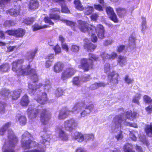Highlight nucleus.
Segmentation results:
<instances>
[{
	"mask_svg": "<svg viewBox=\"0 0 152 152\" xmlns=\"http://www.w3.org/2000/svg\"><path fill=\"white\" fill-rule=\"evenodd\" d=\"M24 60L22 59H18L12 62V70L17 72L18 75L20 76L29 75L32 74V77L33 83H35L39 81L38 76L35 69L31 68V65L28 64L25 67H24L22 64Z\"/></svg>",
	"mask_w": 152,
	"mask_h": 152,
	"instance_id": "f257e3e1",
	"label": "nucleus"
},
{
	"mask_svg": "<svg viewBox=\"0 0 152 152\" xmlns=\"http://www.w3.org/2000/svg\"><path fill=\"white\" fill-rule=\"evenodd\" d=\"M50 12L49 15V17L45 16L44 18V21L45 23H48L50 25L53 26L54 23L51 20V19L54 21L61 20L65 23L66 25L71 27L73 31H76L78 28L80 30L79 26V21L82 20H78V25L77 26L76 23L75 22L65 19L62 20L61 19V17L59 15L61 12L59 8L57 7L53 8L50 9Z\"/></svg>",
	"mask_w": 152,
	"mask_h": 152,
	"instance_id": "f03ea898",
	"label": "nucleus"
},
{
	"mask_svg": "<svg viewBox=\"0 0 152 152\" xmlns=\"http://www.w3.org/2000/svg\"><path fill=\"white\" fill-rule=\"evenodd\" d=\"M79 26L80 31L89 34L96 32L99 38L100 39L104 37V29L103 26L100 24H98L96 27L92 24H89L87 21L80 20Z\"/></svg>",
	"mask_w": 152,
	"mask_h": 152,
	"instance_id": "7ed1b4c3",
	"label": "nucleus"
},
{
	"mask_svg": "<svg viewBox=\"0 0 152 152\" xmlns=\"http://www.w3.org/2000/svg\"><path fill=\"white\" fill-rule=\"evenodd\" d=\"M28 114V117L31 119L37 118L39 113L40 120L42 124L46 125L49 122L51 117V114L46 109H42L41 111L38 109H33L29 107L27 110Z\"/></svg>",
	"mask_w": 152,
	"mask_h": 152,
	"instance_id": "20e7f679",
	"label": "nucleus"
},
{
	"mask_svg": "<svg viewBox=\"0 0 152 152\" xmlns=\"http://www.w3.org/2000/svg\"><path fill=\"white\" fill-rule=\"evenodd\" d=\"M98 59V57L96 55L90 53L88 58H83L80 59L78 68L83 69L85 72H87L93 68V61H97Z\"/></svg>",
	"mask_w": 152,
	"mask_h": 152,
	"instance_id": "39448f33",
	"label": "nucleus"
},
{
	"mask_svg": "<svg viewBox=\"0 0 152 152\" xmlns=\"http://www.w3.org/2000/svg\"><path fill=\"white\" fill-rule=\"evenodd\" d=\"M8 141L5 142L3 148H4L3 152H15L14 148L17 143L18 139L14 134L8 136Z\"/></svg>",
	"mask_w": 152,
	"mask_h": 152,
	"instance_id": "423d86ee",
	"label": "nucleus"
},
{
	"mask_svg": "<svg viewBox=\"0 0 152 152\" xmlns=\"http://www.w3.org/2000/svg\"><path fill=\"white\" fill-rule=\"evenodd\" d=\"M29 134L28 132L24 133L22 135L21 144L25 149L34 147L35 142L28 138Z\"/></svg>",
	"mask_w": 152,
	"mask_h": 152,
	"instance_id": "0eeeda50",
	"label": "nucleus"
},
{
	"mask_svg": "<svg viewBox=\"0 0 152 152\" xmlns=\"http://www.w3.org/2000/svg\"><path fill=\"white\" fill-rule=\"evenodd\" d=\"M64 129L65 131H71L75 127L77 126V123L75 120L73 118L67 120L65 121Z\"/></svg>",
	"mask_w": 152,
	"mask_h": 152,
	"instance_id": "6e6552de",
	"label": "nucleus"
},
{
	"mask_svg": "<svg viewBox=\"0 0 152 152\" xmlns=\"http://www.w3.org/2000/svg\"><path fill=\"white\" fill-rule=\"evenodd\" d=\"M76 72L75 69L72 67L66 68L65 70L62 72L61 78L63 80H64L71 77Z\"/></svg>",
	"mask_w": 152,
	"mask_h": 152,
	"instance_id": "1a4fd4ad",
	"label": "nucleus"
},
{
	"mask_svg": "<svg viewBox=\"0 0 152 152\" xmlns=\"http://www.w3.org/2000/svg\"><path fill=\"white\" fill-rule=\"evenodd\" d=\"M105 10L107 14L109 16V18L111 20L115 23L118 22V20L117 17L112 7L110 6L106 7Z\"/></svg>",
	"mask_w": 152,
	"mask_h": 152,
	"instance_id": "9d476101",
	"label": "nucleus"
},
{
	"mask_svg": "<svg viewBox=\"0 0 152 152\" xmlns=\"http://www.w3.org/2000/svg\"><path fill=\"white\" fill-rule=\"evenodd\" d=\"M22 91L20 89H17L10 91V97L12 101H15L20 96Z\"/></svg>",
	"mask_w": 152,
	"mask_h": 152,
	"instance_id": "9b49d317",
	"label": "nucleus"
},
{
	"mask_svg": "<svg viewBox=\"0 0 152 152\" xmlns=\"http://www.w3.org/2000/svg\"><path fill=\"white\" fill-rule=\"evenodd\" d=\"M109 76L111 77L110 82L112 83L114 85H117L118 83L119 75L118 73L113 71L110 74Z\"/></svg>",
	"mask_w": 152,
	"mask_h": 152,
	"instance_id": "f8f14e48",
	"label": "nucleus"
},
{
	"mask_svg": "<svg viewBox=\"0 0 152 152\" xmlns=\"http://www.w3.org/2000/svg\"><path fill=\"white\" fill-rule=\"evenodd\" d=\"M70 112L66 107H65L61 110L58 116L60 119H64L69 116Z\"/></svg>",
	"mask_w": 152,
	"mask_h": 152,
	"instance_id": "ddd939ff",
	"label": "nucleus"
},
{
	"mask_svg": "<svg viewBox=\"0 0 152 152\" xmlns=\"http://www.w3.org/2000/svg\"><path fill=\"white\" fill-rule=\"evenodd\" d=\"M116 12L119 18H123L126 15V9L121 7H118L115 9Z\"/></svg>",
	"mask_w": 152,
	"mask_h": 152,
	"instance_id": "4468645a",
	"label": "nucleus"
},
{
	"mask_svg": "<svg viewBox=\"0 0 152 152\" xmlns=\"http://www.w3.org/2000/svg\"><path fill=\"white\" fill-rule=\"evenodd\" d=\"M123 116L121 115H118L114 117L113 119V123L116 127H118L121 126V124L123 121Z\"/></svg>",
	"mask_w": 152,
	"mask_h": 152,
	"instance_id": "2eb2a0df",
	"label": "nucleus"
},
{
	"mask_svg": "<svg viewBox=\"0 0 152 152\" xmlns=\"http://www.w3.org/2000/svg\"><path fill=\"white\" fill-rule=\"evenodd\" d=\"M94 105L91 104L88 106H86L85 108V110H83L81 113V116L82 117H85L90 113L91 111L94 108Z\"/></svg>",
	"mask_w": 152,
	"mask_h": 152,
	"instance_id": "dca6fc26",
	"label": "nucleus"
},
{
	"mask_svg": "<svg viewBox=\"0 0 152 152\" xmlns=\"http://www.w3.org/2000/svg\"><path fill=\"white\" fill-rule=\"evenodd\" d=\"M36 101L41 104L46 103L48 101L46 94L45 92L42 93L41 96L37 98Z\"/></svg>",
	"mask_w": 152,
	"mask_h": 152,
	"instance_id": "f3484780",
	"label": "nucleus"
},
{
	"mask_svg": "<svg viewBox=\"0 0 152 152\" xmlns=\"http://www.w3.org/2000/svg\"><path fill=\"white\" fill-rule=\"evenodd\" d=\"M28 6L29 9L34 10L38 7L39 3L37 0H30Z\"/></svg>",
	"mask_w": 152,
	"mask_h": 152,
	"instance_id": "a211bd4d",
	"label": "nucleus"
},
{
	"mask_svg": "<svg viewBox=\"0 0 152 152\" xmlns=\"http://www.w3.org/2000/svg\"><path fill=\"white\" fill-rule=\"evenodd\" d=\"M137 113L135 111L129 110L125 112V117L127 119L131 121H133L136 117Z\"/></svg>",
	"mask_w": 152,
	"mask_h": 152,
	"instance_id": "6ab92c4d",
	"label": "nucleus"
},
{
	"mask_svg": "<svg viewBox=\"0 0 152 152\" xmlns=\"http://www.w3.org/2000/svg\"><path fill=\"white\" fill-rule=\"evenodd\" d=\"M43 84L41 83H39L37 84L34 85V86L32 84L29 83L28 85V89L32 92L35 91L38 89L41 88L43 86Z\"/></svg>",
	"mask_w": 152,
	"mask_h": 152,
	"instance_id": "aec40b11",
	"label": "nucleus"
},
{
	"mask_svg": "<svg viewBox=\"0 0 152 152\" xmlns=\"http://www.w3.org/2000/svg\"><path fill=\"white\" fill-rule=\"evenodd\" d=\"M29 102L28 97L26 94L23 95L20 99V104L23 107H26Z\"/></svg>",
	"mask_w": 152,
	"mask_h": 152,
	"instance_id": "412c9836",
	"label": "nucleus"
},
{
	"mask_svg": "<svg viewBox=\"0 0 152 152\" xmlns=\"http://www.w3.org/2000/svg\"><path fill=\"white\" fill-rule=\"evenodd\" d=\"M64 65L61 62L58 61L56 62L54 65L53 69L56 73H59L64 68Z\"/></svg>",
	"mask_w": 152,
	"mask_h": 152,
	"instance_id": "4be33fe9",
	"label": "nucleus"
},
{
	"mask_svg": "<svg viewBox=\"0 0 152 152\" xmlns=\"http://www.w3.org/2000/svg\"><path fill=\"white\" fill-rule=\"evenodd\" d=\"M96 46V45L93 44L91 42H85L83 45L84 48L86 49L88 51H94Z\"/></svg>",
	"mask_w": 152,
	"mask_h": 152,
	"instance_id": "5701e85b",
	"label": "nucleus"
},
{
	"mask_svg": "<svg viewBox=\"0 0 152 152\" xmlns=\"http://www.w3.org/2000/svg\"><path fill=\"white\" fill-rule=\"evenodd\" d=\"M144 131L148 136L152 137V122L145 126Z\"/></svg>",
	"mask_w": 152,
	"mask_h": 152,
	"instance_id": "b1692460",
	"label": "nucleus"
},
{
	"mask_svg": "<svg viewBox=\"0 0 152 152\" xmlns=\"http://www.w3.org/2000/svg\"><path fill=\"white\" fill-rule=\"evenodd\" d=\"M11 123L10 122H7L4 124L0 128V135H3L6 132L7 129L11 126Z\"/></svg>",
	"mask_w": 152,
	"mask_h": 152,
	"instance_id": "393cba45",
	"label": "nucleus"
},
{
	"mask_svg": "<svg viewBox=\"0 0 152 152\" xmlns=\"http://www.w3.org/2000/svg\"><path fill=\"white\" fill-rule=\"evenodd\" d=\"M26 33V30L22 28L15 29V36L17 38H22Z\"/></svg>",
	"mask_w": 152,
	"mask_h": 152,
	"instance_id": "a878e982",
	"label": "nucleus"
},
{
	"mask_svg": "<svg viewBox=\"0 0 152 152\" xmlns=\"http://www.w3.org/2000/svg\"><path fill=\"white\" fill-rule=\"evenodd\" d=\"M20 10L12 8L6 11L7 14H9L10 15L13 16H16L19 14Z\"/></svg>",
	"mask_w": 152,
	"mask_h": 152,
	"instance_id": "bb28decb",
	"label": "nucleus"
},
{
	"mask_svg": "<svg viewBox=\"0 0 152 152\" xmlns=\"http://www.w3.org/2000/svg\"><path fill=\"white\" fill-rule=\"evenodd\" d=\"M117 56V53L114 52H112L111 54L104 53L102 54V56L104 59H114Z\"/></svg>",
	"mask_w": 152,
	"mask_h": 152,
	"instance_id": "cd10ccee",
	"label": "nucleus"
},
{
	"mask_svg": "<svg viewBox=\"0 0 152 152\" xmlns=\"http://www.w3.org/2000/svg\"><path fill=\"white\" fill-rule=\"evenodd\" d=\"M50 26L47 25H44L43 26L39 25L38 23H35L32 26V30L34 31H36L38 30L44 28H49Z\"/></svg>",
	"mask_w": 152,
	"mask_h": 152,
	"instance_id": "c85d7f7f",
	"label": "nucleus"
},
{
	"mask_svg": "<svg viewBox=\"0 0 152 152\" xmlns=\"http://www.w3.org/2000/svg\"><path fill=\"white\" fill-rule=\"evenodd\" d=\"M73 3L75 5V8L77 10L80 11H83L84 9V7L80 0H75Z\"/></svg>",
	"mask_w": 152,
	"mask_h": 152,
	"instance_id": "c756f323",
	"label": "nucleus"
},
{
	"mask_svg": "<svg viewBox=\"0 0 152 152\" xmlns=\"http://www.w3.org/2000/svg\"><path fill=\"white\" fill-rule=\"evenodd\" d=\"M10 91L6 89L2 90L0 92V95L1 97L5 98H8L10 97Z\"/></svg>",
	"mask_w": 152,
	"mask_h": 152,
	"instance_id": "7c9ffc66",
	"label": "nucleus"
},
{
	"mask_svg": "<svg viewBox=\"0 0 152 152\" xmlns=\"http://www.w3.org/2000/svg\"><path fill=\"white\" fill-rule=\"evenodd\" d=\"M9 69V66L7 63H3L0 65V72L1 73L7 72Z\"/></svg>",
	"mask_w": 152,
	"mask_h": 152,
	"instance_id": "2f4dec72",
	"label": "nucleus"
},
{
	"mask_svg": "<svg viewBox=\"0 0 152 152\" xmlns=\"http://www.w3.org/2000/svg\"><path fill=\"white\" fill-rule=\"evenodd\" d=\"M84 9L85 10L84 11V13L86 15H91L94 11V8L91 6H88Z\"/></svg>",
	"mask_w": 152,
	"mask_h": 152,
	"instance_id": "473e14b6",
	"label": "nucleus"
},
{
	"mask_svg": "<svg viewBox=\"0 0 152 152\" xmlns=\"http://www.w3.org/2000/svg\"><path fill=\"white\" fill-rule=\"evenodd\" d=\"M117 61L118 64L122 66L125 64V63L126 62V58L124 56L120 55L118 57Z\"/></svg>",
	"mask_w": 152,
	"mask_h": 152,
	"instance_id": "72a5a7b5",
	"label": "nucleus"
},
{
	"mask_svg": "<svg viewBox=\"0 0 152 152\" xmlns=\"http://www.w3.org/2000/svg\"><path fill=\"white\" fill-rule=\"evenodd\" d=\"M34 20L33 17H27L24 19L23 22L27 25H30L33 23Z\"/></svg>",
	"mask_w": 152,
	"mask_h": 152,
	"instance_id": "f704fd0d",
	"label": "nucleus"
},
{
	"mask_svg": "<svg viewBox=\"0 0 152 152\" xmlns=\"http://www.w3.org/2000/svg\"><path fill=\"white\" fill-rule=\"evenodd\" d=\"M73 138L77 140L78 142H81L84 140V136L83 134L80 132H78L76 135H74Z\"/></svg>",
	"mask_w": 152,
	"mask_h": 152,
	"instance_id": "c9c22d12",
	"label": "nucleus"
},
{
	"mask_svg": "<svg viewBox=\"0 0 152 152\" xmlns=\"http://www.w3.org/2000/svg\"><path fill=\"white\" fill-rule=\"evenodd\" d=\"M7 106L5 102L0 101V114H4L6 111L5 107Z\"/></svg>",
	"mask_w": 152,
	"mask_h": 152,
	"instance_id": "e433bc0d",
	"label": "nucleus"
},
{
	"mask_svg": "<svg viewBox=\"0 0 152 152\" xmlns=\"http://www.w3.org/2000/svg\"><path fill=\"white\" fill-rule=\"evenodd\" d=\"M131 145L128 143L125 145L124 147V151L125 152H135L133 148H131Z\"/></svg>",
	"mask_w": 152,
	"mask_h": 152,
	"instance_id": "4c0bfd02",
	"label": "nucleus"
},
{
	"mask_svg": "<svg viewBox=\"0 0 152 152\" xmlns=\"http://www.w3.org/2000/svg\"><path fill=\"white\" fill-rule=\"evenodd\" d=\"M59 136L61 139L63 140L66 141L68 139L67 135L61 129L60 130Z\"/></svg>",
	"mask_w": 152,
	"mask_h": 152,
	"instance_id": "58836bf2",
	"label": "nucleus"
},
{
	"mask_svg": "<svg viewBox=\"0 0 152 152\" xmlns=\"http://www.w3.org/2000/svg\"><path fill=\"white\" fill-rule=\"evenodd\" d=\"M61 11L62 13H68L70 12V11L66 7L65 4V2L64 4H61Z\"/></svg>",
	"mask_w": 152,
	"mask_h": 152,
	"instance_id": "ea45409f",
	"label": "nucleus"
},
{
	"mask_svg": "<svg viewBox=\"0 0 152 152\" xmlns=\"http://www.w3.org/2000/svg\"><path fill=\"white\" fill-rule=\"evenodd\" d=\"M137 94V95L134 96L132 100V102L139 105V99L141 98V95L138 93Z\"/></svg>",
	"mask_w": 152,
	"mask_h": 152,
	"instance_id": "a19ab883",
	"label": "nucleus"
},
{
	"mask_svg": "<svg viewBox=\"0 0 152 152\" xmlns=\"http://www.w3.org/2000/svg\"><path fill=\"white\" fill-rule=\"evenodd\" d=\"M18 120L20 124L21 125H25L26 122V118L24 116L21 115L18 118Z\"/></svg>",
	"mask_w": 152,
	"mask_h": 152,
	"instance_id": "79ce46f5",
	"label": "nucleus"
},
{
	"mask_svg": "<svg viewBox=\"0 0 152 152\" xmlns=\"http://www.w3.org/2000/svg\"><path fill=\"white\" fill-rule=\"evenodd\" d=\"M56 54H59L61 52V49L59 45L57 44L53 48Z\"/></svg>",
	"mask_w": 152,
	"mask_h": 152,
	"instance_id": "37998d69",
	"label": "nucleus"
},
{
	"mask_svg": "<svg viewBox=\"0 0 152 152\" xmlns=\"http://www.w3.org/2000/svg\"><path fill=\"white\" fill-rule=\"evenodd\" d=\"M143 100L146 103H152V99H151V98L148 95H144L143 97Z\"/></svg>",
	"mask_w": 152,
	"mask_h": 152,
	"instance_id": "c03bdc74",
	"label": "nucleus"
},
{
	"mask_svg": "<svg viewBox=\"0 0 152 152\" xmlns=\"http://www.w3.org/2000/svg\"><path fill=\"white\" fill-rule=\"evenodd\" d=\"M73 84L75 86H79L80 85V81L78 77H74L72 80Z\"/></svg>",
	"mask_w": 152,
	"mask_h": 152,
	"instance_id": "a18cd8bd",
	"label": "nucleus"
},
{
	"mask_svg": "<svg viewBox=\"0 0 152 152\" xmlns=\"http://www.w3.org/2000/svg\"><path fill=\"white\" fill-rule=\"evenodd\" d=\"M16 23L13 20H7L4 22V24L5 26H11L15 25Z\"/></svg>",
	"mask_w": 152,
	"mask_h": 152,
	"instance_id": "49530a36",
	"label": "nucleus"
},
{
	"mask_svg": "<svg viewBox=\"0 0 152 152\" xmlns=\"http://www.w3.org/2000/svg\"><path fill=\"white\" fill-rule=\"evenodd\" d=\"M36 53V51L30 52L27 56V59L28 60H33L35 56Z\"/></svg>",
	"mask_w": 152,
	"mask_h": 152,
	"instance_id": "de8ad7c7",
	"label": "nucleus"
},
{
	"mask_svg": "<svg viewBox=\"0 0 152 152\" xmlns=\"http://www.w3.org/2000/svg\"><path fill=\"white\" fill-rule=\"evenodd\" d=\"M71 50L74 52H77L79 50V47L77 45L72 44V45Z\"/></svg>",
	"mask_w": 152,
	"mask_h": 152,
	"instance_id": "09e8293b",
	"label": "nucleus"
},
{
	"mask_svg": "<svg viewBox=\"0 0 152 152\" xmlns=\"http://www.w3.org/2000/svg\"><path fill=\"white\" fill-rule=\"evenodd\" d=\"M64 91L61 88H57L55 94L57 96L59 97L63 95Z\"/></svg>",
	"mask_w": 152,
	"mask_h": 152,
	"instance_id": "8fccbe9b",
	"label": "nucleus"
},
{
	"mask_svg": "<svg viewBox=\"0 0 152 152\" xmlns=\"http://www.w3.org/2000/svg\"><path fill=\"white\" fill-rule=\"evenodd\" d=\"M123 132L121 130H119L118 134L115 136V137L117 140H122L123 138Z\"/></svg>",
	"mask_w": 152,
	"mask_h": 152,
	"instance_id": "3c124183",
	"label": "nucleus"
},
{
	"mask_svg": "<svg viewBox=\"0 0 152 152\" xmlns=\"http://www.w3.org/2000/svg\"><path fill=\"white\" fill-rule=\"evenodd\" d=\"M91 34V41L95 43L97 42V37L95 34L94 33H92Z\"/></svg>",
	"mask_w": 152,
	"mask_h": 152,
	"instance_id": "603ef678",
	"label": "nucleus"
},
{
	"mask_svg": "<svg viewBox=\"0 0 152 152\" xmlns=\"http://www.w3.org/2000/svg\"><path fill=\"white\" fill-rule=\"evenodd\" d=\"M98 14L96 13L92 14L90 16V18L91 20L96 21L98 17Z\"/></svg>",
	"mask_w": 152,
	"mask_h": 152,
	"instance_id": "864d4df0",
	"label": "nucleus"
},
{
	"mask_svg": "<svg viewBox=\"0 0 152 152\" xmlns=\"http://www.w3.org/2000/svg\"><path fill=\"white\" fill-rule=\"evenodd\" d=\"M15 29L8 30L6 31L5 33L9 35H12L15 36Z\"/></svg>",
	"mask_w": 152,
	"mask_h": 152,
	"instance_id": "5fc2aeb1",
	"label": "nucleus"
},
{
	"mask_svg": "<svg viewBox=\"0 0 152 152\" xmlns=\"http://www.w3.org/2000/svg\"><path fill=\"white\" fill-rule=\"evenodd\" d=\"M124 80L126 83L128 84H131L133 81V79L129 78L128 75H126L124 78Z\"/></svg>",
	"mask_w": 152,
	"mask_h": 152,
	"instance_id": "6e6d98bb",
	"label": "nucleus"
},
{
	"mask_svg": "<svg viewBox=\"0 0 152 152\" xmlns=\"http://www.w3.org/2000/svg\"><path fill=\"white\" fill-rule=\"evenodd\" d=\"M94 6L95 9L99 11H102L103 10L102 7L100 4H94Z\"/></svg>",
	"mask_w": 152,
	"mask_h": 152,
	"instance_id": "4d7b16f0",
	"label": "nucleus"
},
{
	"mask_svg": "<svg viewBox=\"0 0 152 152\" xmlns=\"http://www.w3.org/2000/svg\"><path fill=\"white\" fill-rule=\"evenodd\" d=\"M89 88L90 90H94L98 88L97 83H94L91 84L89 87Z\"/></svg>",
	"mask_w": 152,
	"mask_h": 152,
	"instance_id": "13d9d810",
	"label": "nucleus"
},
{
	"mask_svg": "<svg viewBox=\"0 0 152 152\" xmlns=\"http://www.w3.org/2000/svg\"><path fill=\"white\" fill-rule=\"evenodd\" d=\"M125 46L124 45H120L117 47V51L118 52H121L125 49Z\"/></svg>",
	"mask_w": 152,
	"mask_h": 152,
	"instance_id": "bf43d9fd",
	"label": "nucleus"
},
{
	"mask_svg": "<svg viewBox=\"0 0 152 152\" xmlns=\"http://www.w3.org/2000/svg\"><path fill=\"white\" fill-rule=\"evenodd\" d=\"M85 137L87 140H93L94 138V135L93 134H86L85 136Z\"/></svg>",
	"mask_w": 152,
	"mask_h": 152,
	"instance_id": "052dcab7",
	"label": "nucleus"
},
{
	"mask_svg": "<svg viewBox=\"0 0 152 152\" xmlns=\"http://www.w3.org/2000/svg\"><path fill=\"white\" fill-rule=\"evenodd\" d=\"M53 62V60L51 61L50 60H47L45 64V67L47 68L50 67L51 65Z\"/></svg>",
	"mask_w": 152,
	"mask_h": 152,
	"instance_id": "680f3d73",
	"label": "nucleus"
},
{
	"mask_svg": "<svg viewBox=\"0 0 152 152\" xmlns=\"http://www.w3.org/2000/svg\"><path fill=\"white\" fill-rule=\"evenodd\" d=\"M62 48L66 52H68L69 50V48L68 45L66 43L61 44Z\"/></svg>",
	"mask_w": 152,
	"mask_h": 152,
	"instance_id": "e2e57ef3",
	"label": "nucleus"
},
{
	"mask_svg": "<svg viewBox=\"0 0 152 152\" xmlns=\"http://www.w3.org/2000/svg\"><path fill=\"white\" fill-rule=\"evenodd\" d=\"M16 48V46H8L7 47V52H10L12 51L15 48Z\"/></svg>",
	"mask_w": 152,
	"mask_h": 152,
	"instance_id": "0e129e2a",
	"label": "nucleus"
},
{
	"mask_svg": "<svg viewBox=\"0 0 152 152\" xmlns=\"http://www.w3.org/2000/svg\"><path fill=\"white\" fill-rule=\"evenodd\" d=\"M145 109L148 113L150 114L152 112V105H149Z\"/></svg>",
	"mask_w": 152,
	"mask_h": 152,
	"instance_id": "69168bd1",
	"label": "nucleus"
},
{
	"mask_svg": "<svg viewBox=\"0 0 152 152\" xmlns=\"http://www.w3.org/2000/svg\"><path fill=\"white\" fill-rule=\"evenodd\" d=\"M25 152H45V151L43 149L38 150L37 149H34L32 150H31L30 151H28Z\"/></svg>",
	"mask_w": 152,
	"mask_h": 152,
	"instance_id": "338daca9",
	"label": "nucleus"
},
{
	"mask_svg": "<svg viewBox=\"0 0 152 152\" xmlns=\"http://www.w3.org/2000/svg\"><path fill=\"white\" fill-rule=\"evenodd\" d=\"M75 152H86L84 149L82 147H78L75 150Z\"/></svg>",
	"mask_w": 152,
	"mask_h": 152,
	"instance_id": "774afa93",
	"label": "nucleus"
}]
</instances>
